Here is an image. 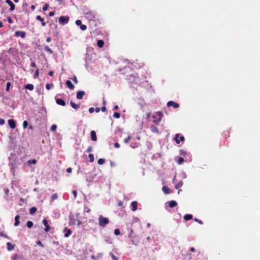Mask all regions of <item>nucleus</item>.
Instances as JSON below:
<instances>
[{"mask_svg":"<svg viewBox=\"0 0 260 260\" xmlns=\"http://www.w3.org/2000/svg\"><path fill=\"white\" fill-rule=\"evenodd\" d=\"M163 115V113L160 111H158L156 112L152 116V118H153L152 122L153 123H156V124H159V123L161 120Z\"/></svg>","mask_w":260,"mask_h":260,"instance_id":"obj_1","label":"nucleus"},{"mask_svg":"<svg viewBox=\"0 0 260 260\" xmlns=\"http://www.w3.org/2000/svg\"><path fill=\"white\" fill-rule=\"evenodd\" d=\"M109 223V219L107 217H104L102 215L99 217V225L100 226L104 228Z\"/></svg>","mask_w":260,"mask_h":260,"instance_id":"obj_2","label":"nucleus"},{"mask_svg":"<svg viewBox=\"0 0 260 260\" xmlns=\"http://www.w3.org/2000/svg\"><path fill=\"white\" fill-rule=\"evenodd\" d=\"M69 21V17L68 16H61L58 19V22L61 25L67 24Z\"/></svg>","mask_w":260,"mask_h":260,"instance_id":"obj_3","label":"nucleus"},{"mask_svg":"<svg viewBox=\"0 0 260 260\" xmlns=\"http://www.w3.org/2000/svg\"><path fill=\"white\" fill-rule=\"evenodd\" d=\"M85 16L89 21H95L96 18L95 14L91 12L86 13Z\"/></svg>","mask_w":260,"mask_h":260,"instance_id":"obj_4","label":"nucleus"},{"mask_svg":"<svg viewBox=\"0 0 260 260\" xmlns=\"http://www.w3.org/2000/svg\"><path fill=\"white\" fill-rule=\"evenodd\" d=\"M174 140L177 144H179L181 142H184L185 141V138L183 136H180L179 134H176L174 138Z\"/></svg>","mask_w":260,"mask_h":260,"instance_id":"obj_5","label":"nucleus"},{"mask_svg":"<svg viewBox=\"0 0 260 260\" xmlns=\"http://www.w3.org/2000/svg\"><path fill=\"white\" fill-rule=\"evenodd\" d=\"M167 106L169 107H173L175 109H177L179 107V105L178 103L172 101H169L167 103Z\"/></svg>","mask_w":260,"mask_h":260,"instance_id":"obj_6","label":"nucleus"},{"mask_svg":"<svg viewBox=\"0 0 260 260\" xmlns=\"http://www.w3.org/2000/svg\"><path fill=\"white\" fill-rule=\"evenodd\" d=\"M75 23L77 25L80 26V29L82 30H85L87 29L86 25L82 24V22L80 20H77L75 22Z\"/></svg>","mask_w":260,"mask_h":260,"instance_id":"obj_7","label":"nucleus"},{"mask_svg":"<svg viewBox=\"0 0 260 260\" xmlns=\"http://www.w3.org/2000/svg\"><path fill=\"white\" fill-rule=\"evenodd\" d=\"M14 36L16 37H20L22 38H24L26 37V32L25 31H16Z\"/></svg>","mask_w":260,"mask_h":260,"instance_id":"obj_8","label":"nucleus"},{"mask_svg":"<svg viewBox=\"0 0 260 260\" xmlns=\"http://www.w3.org/2000/svg\"><path fill=\"white\" fill-rule=\"evenodd\" d=\"M43 223L45 226V231L46 232H49L50 230V227L48 224V221L46 219H44L43 220Z\"/></svg>","mask_w":260,"mask_h":260,"instance_id":"obj_9","label":"nucleus"},{"mask_svg":"<svg viewBox=\"0 0 260 260\" xmlns=\"http://www.w3.org/2000/svg\"><path fill=\"white\" fill-rule=\"evenodd\" d=\"M85 94V92L84 91H79L77 92L76 98L78 100H81L83 99V96Z\"/></svg>","mask_w":260,"mask_h":260,"instance_id":"obj_10","label":"nucleus"},{"mask_svg":"<svg viewBox=\"0 0 260 260\" xmlns=\"http://www.w3.org/2000/svg\"><path fill=\"white\" fill-rule=\"evenodd\" d=\"M8 124L10 128L14 129L16 127V122L13 119H9L8 121Z\"/></svg>","mask_w":260,"mask_h":260,"instance_id":"obj_11","label":"nucleus"},{"mask_svg":"<svg viewBox=\"0 0 260 260\" xmlns=\"http://www.w3.org/2000/svg\"><path fill=\"white\" fill-rule=\"evenodd\" d=\"M6 3L7 4H8L10 6V10L11 11H12L14 10L15 8V5L13 4V3L11 1H10V0H6Z\"/></svg>","mask_w":260,"mask_h":260,"instance_id":"obj_12","label":"nucleus"},{"mask_svg":"<svg viewBox=\"0 0 260 260\" xmlns=\"http://www.w3.org/2000/svg\"><path fill=\"white\" fill-rule=\"evenodd\" d=\"M56 103L57 105H61L62 106H66V102L61 99H56Z\"/></svg>","mask_w":260,"mask_h":260,"instance_id":"obj_13","label":"nucleus"},{"mask_svg":"<svg viewBox=\"0 0 260 260\" xmlns=\"http://www.w3.org/2000/svg\"><path fill=\"white\" fill-rule=\"evenodd\" d=\"M91 139L93 141L97 140L96 134L94 131H91L90 132Z\"/></svg>","mask_w":260,"mask_h":260,"instance_id":"obj_14","label":"nucleus"},{"mask_svg":"<svg viewBox=\"0 0 260 260\" xmlns=\"http://www.w3.org/2000/svg\"><path fill=\"white\" fill-rule=\"evenodd\" d=\"M36 19L38 21H40L41 22V24L42 26H45L46 25V22L44 21V19L42 18L40 16L38 15L36 16Z\"/></svg>","mask_w":260,"mask_h":260,"instance_id":"obj_15","label":"nucleus"},{"mask_svg":"<svg viewBox=\"0 0 260 260\" xmlns=\"http://www.w3.org/2000/svg\"><path fill=\"white\" fill-rule=\"evenodd\" d=\"M64 237H68L70 236L72 234V231L71 230L68 229L67 228H66L64 229Z\"/></svg>","mask_w":260,"mask_h":260,"instance_id":"obj_16","label":"nucleus"},{"mask_svg":"<svg viewBox=\"0 0 260 260\" xmlns=\"http://www.w3.org/2000/svg\"><path fill=\"white\" fill-rule=\"evenodd\" d=\"M66 85L70 89H74L75 88V86L72 84L70 80H67L66 81Z\"/></svg>","mask_w":260,"mask_h":260,"instance_id":"obj_17","label":"nucleus"},{"mask_svg":"<svg viewBox=\"0 0 260 260\" xmlns=\"http://www.w3.org/2000/svg\"><path fill=\"white\" fill-rule=\"evenodd\" d=\"M138 203L136 201H133L131 203V206L132 207V210L135 211L137 209Z\"/></svg>","mask_w":260,"mask_h":260,"instance_id":"obj_18","label":"nucleus"},{"mask_svg":"<svg viewBox=\"0 0 260 260\" xmlns=\"http://www.w3.org/2000/svg\"><path fill=\"white\" fill-rule=\"evenodd\" d=\"M177 205V203L175 201H171L169 202V206L173 208Z\"/></svg>","mask_w":260,"mask_h":260,"instance_id":"obj_19","label":"nucleus"},{"mask_svg":"<svg viewBox=\"0 0 260 260\" xmlns=\"http://www.w3.org/2000/svg\"><path fill=\"white\" fill-rule=\"evenodd\" d=\"M162 190L165 194H169L170 193V188L166 186H164L162 188Z\"/></svg>","mask_w":260,"mask_h":260,"instance_id":"obj_20","label":"nucleus"},{"mask_svg":"<svg viewBox=\"0 0 260 260\" xmlns=\"http://www.w3.org/2000/svg\"><path fill=\"white\" fill-rule=\"evenodd\" d=\"M70 105H71V107L75 109H78L80 108L79 104H76L73 101L70 102Z\"/></svg>","mask_w":260,"mask_h":260,"instance_id":"obj_21","label":"nucleus"},{"mask_svg":"<svg viewBox=\"0 0 260 260\" xmlns=\"http://www.w3.org/2000/svg\"><path fill=\"white\" fill-rule=\"evenodd\" d=\"M7 249L9 251H11V250H13L14 248V247H15V246L14 245H13L10 242H8L7 243Z\"/></svg>","mask_w":260,"mask_h":260,"instance_id":"obj_22","label":"nucleus"},{"mask_svg":"<svg viewBox=\"0 0 260 260\" xmlns=\"http://www.w3.org/2000/svg\"><path fill=\"white\" fill-rule=\"evenodd\" d=\"M24 88L32 91L34 90V86L31 84H27L24 86Z\"/></svg>","mask_w":260,"mask_h":260,"instance_id":"obj_23","label":"nucleus"},{"mask_svg":"<svg viewBox=\"0 0 260 260\" xmlns=\"http://www.w3.org/2000/svg\"><path fill=\"white\" fill-rule=\"evenodd\" d=\"M150 128L151 132L154 133H157L158 132V128L154 125H150Z\"/></svg>","mask_w":260,"mask_h":260,"instance_id":"obj_24","label":"nucleus"},{"mask_svg":"<svg viewBox=\"0 0 260 260\" xmlns=\"http://www.w3.org/2000/svg\"><path fill=\"white\" fill-rule=\"evenodd\" d=\"M19 218L20 217L19 215H17L15 217V222H14V226H16L19 224Z\"/></svg>","mask_w":260,"mask_h":260,"instance_id":"obj_25","label":"nucleus"},{"mask_svg":"<svg viewBox=\"0 0 260 260\" xmlns=\"http://www.w3.org/2000/svg\"><path fill=\"white\" fill-rule=\"evenodd\" d=\"M104 42L102 40H99L97 42V45L99 48H102L104 46Z\"/></svg>","mask_w":260,"mask_h":260,"instance_id":"obj_26","label":"nucleus"},{"mask_svg":"<svg viewBox=\"0 0 260 260\" xmlns=\"http://www.w3.org/2000/svg\"><path fill=\"white\" fill-rule=\"evenodd\" d=\"M37 211V209L35 207H32L29 209V213L31 215L34 214Z\"/></svg>","mask_w":260,"mask_h":260,"instance_id":"obj_27","label":"nucleus"},{"mask_svg":"<svg viewBox=\"0 0 260 260\" xmlns=\"http://www.w3.org/2000/svg\"><path fill=\"white\" fill-rule=\"evenodd\" d=\"M192 218V215L191 214H186L184 216V219L187 221Z\"/></svg>","mask_w":260,"mask_h":260,"instance_id":"obj_28","label":"nucleus"},{"mask_svg":"<svg viewBox=\"0 0 260 260\" xmlns=\"http://www.w3.org/2000/svg\"><path fill=\"white\" fill-rule=\"evenodd\" d=\"M44 49L45 51H46L47 52L50 54L52 53L53 52L52 50L49 47V46L47 45L44 47Z\"/></svg>","mask_w":260,"mask_h":260,"instance_id":"obj_29","label":"nucleus"},{"mask_svg":"<svg viewBox=\"0 0 260 260\" xmlns=\"http://www.w3.org/2000/svg\"><path fill=\"white\" fill-rule=\"evenodd\" d=\"M139 146V143L132 142L131 144V147H132L133 148H137Z\"/></svg>","mask_w":260,"mask_h":260,"instance_id":"obj_30","label":"nucleus"},{"mask_svg":"<svg viewBox=\"0 0 260 260\" xmlns=\"http://www.w3.org/2000/svg\"><path fill=\"white\" fill-rule=\"evenodd\" d=\"M84 212L89 213V212H90V209L87 206L84 205Z\"/></svg>","mask_w":260,"mask_h":260,"instance_id":"obj_31","label":"nucleus"},{"mask_svg":"<svg viewBox=\"0 0 260 260\" xmlns=\"http://www.w3.org/2000/svg\"><path fill=\"white\" fill-rule=\"evenodd\" d=\"M182 185H183V182L182 181H180L177 184H176L175 188L176 189H178L179 187H181Z\"/></svg>","mask_w":260,"mask_h":260,"instance_id":"obj_32","label":"nucleus"},{"mask_svg":"<svg viewBox=\"0 0 260 260\" xmlns=\"http://www.w3.org/2000/svg\"><path fill=\"white\" fill-rule=\"evenodd\" d=\"M26 225L28 228H30L33 225V222L31 221H28L26 222Z\"/></svg>","mask_w":260,"mask_h":260,"instance_id":"obj_33","label":"nucleus"},{"mask_svg":"<svg viewBox=\"0 0 260 260\" xmlns=\"http://www.w3.org/2000/svg\"><path fill=\"white\" fill-rule=\"evenodd\" d=\"M88 157L89 158V159H90V161L91 162H92L94 161V155L93 154H89V155H88Z\"/></svg>","mask_w":260,"mask_h":260,"instance_id":"obj_34","label":"nucleus"},{"mask_svg":"<svg viewBox=\"0 0 260 260\" xmlns=\"http://www.w3.org/2000/svg\"><path fill=\"white\" fill-rule=\"evenodd\" d=\"M113 117L116 118H119L120 117V114L118 112H115L113 114Z\"/></svg>","mask_w":260,"mask_h":260,"instance_id":"obj_35","label":"nucleus"},{"mask_svg":"<svg viewBox=\"0 0 260 260\" xmlns=\"http://www.w3.org/2000/svg\"><path fill=\"white\" fill-rule=\"evenodd\" d=\"M104 162H105V159H103V158H100L98 160V164H99L100 165L104 164Z\"/></svg>","mask_w":260,"mask_h":260,"instance_id":"obj_36","label":"nucleus"},{"mask_svg":"<svg viewBox=\"0 0 260 260\" xmlns=\"http://www.w3.org/2000/svg\"><path fill=\"white\" fill-rule=\"evenodd\" d=\"M57 128V126L55 125V124H53L51 126V128H50V130L52 132H54L56 131Z\"/></svg>","mask_w":260,"mask_h":260,"instance_id":"obj_37","label":"nucleus"},{"mask_svg":"<svg viewBox=\"0 0 260 260\" xmlns=\"http://www.w3.org/2000/svg\"><path fill=\"white\" fill-rule=\"evenodd\" d=\"M183 161H184V159H183V158H182V157H179V159H178V160L177 162H178V164L179 165H181V164H182L183 162Z\"/></svg>","mask_w":260,"mask_h":260,"instance_id":"obj_38","label":"nucleus"},{"mask_svg":"<svg viewBox=\"0 0 260 260\" xmlns=\"http://www.w3.org/2000/svg\"><path fill=\"white\" fill-rule=\"evenodd\" d=\"M52 86H53V84H52L47 83L46 85V89L47 90H50Z\"/></svg>","mask_w":260,"mask_h":260,"instance_id":"obj_39","label":"nucleus"},{"mask_svg":"<svg viewBox=\"0 0 260 260\" xmlns=\"http://www.w3.org/2000/svg\"><path fill=\"white\" fill-rule=\"evenodd\" d=\"M131 136H128L126 138H125L124 140L125 143L127 144L128 143L129 141L131 140Z\"/></svg>","mask_w":260,"mask_h":260,"instance_id":"obj_40","label":"nucleus"},{"mask_svg":"<svg viewBox=\"0 0 260 260\" xmlns=\"http://www.w3.org/2000/svg\"><path fill=\"white\" fill-rule=\"evenodd\" d=\"M28 126V122L26 120H25L23 122V128H26Z\"/></svg>","mask_w":260,"mask_h":260,"instance_id":"obj_41","label":"nucleus"},{"mask_svg":"<svg viewBox=\"0 0 260 260\" xmlns=\"http://www.w3.org/2000/svg\"><path fill=\"white\" fill-rule=\"evenodd\" d=\"M11 86V83L10 82H7V87H6V90H7V91H9V89H10V87Z\"/></svg>","mask_w":260,"mask_h":260,"instance_id":"obj_42","label":"nucleus"},{"mask_svg":"<svg viewBox=\"0 0 260 260\" xmlns=\"http://www.w3.org/2000/svg\"><path fill=\"white\" fill-rule=\"evenodd\" d=\"M114 234L116 235H119L120 234V230L118 229H116L114 230Z\"/></svg>","mask_w":260,"mask_h":260,"instance_id":"obj_43","label":"nucleus"},{"mask_svg":"<svg viewBox=\"0 0 260 260\" xmlns=\"http://www.w3.org/2000/svg\"><path fill=\"white\" fill-rule=\"evenodd\" d=\"M106 242L110 244H111L112 243L111 239L109 237L106 238Z\"/></svg>","mask_w":260,"mask_h":260,"instance_id":"obj_44","label":"nucleus"},{"mask_svg":"<svg viewBox=\"0 0 260 260\" xmlns=\"http://www.w3.org/2000/svg\"><path fill=\"white\" fill-rule=\"evenodd\" d=\"M28 163L29 164H36L37 163V161L36 159H32V160H30L28 161Z\"/></svg>","mask_w":260,"mask_h":260,"instance_id":"obj_45","label":"nucleus"},{"mask_svg":"<svg viewBox=\"0 0 260 260\" xmlns=\"http://www.w3.org/2000/svg\"><path fill=\"white\" fill-rule=\"evenodd\" d=\"M93 149H92V146H89L87 149V152H90L92 151Z\"/></svg>","mask_w":260,"mask_h":260,"instance_id":"obj_46","label":"nucleus"},{"mask_svg":"<svg viewBox=\"0 0 260 260\" xmlns=\"http://www.w3.org/2000/svg\"><path fill=\"white\" fill-rule=\"evenodd\" d=\"M72 193L74 195V198L76 199L77 198V193L76 190H73Z\"/></svg>","mask_w":260,"mask_h":260,"instance_id":"obj_47","label":"nucleus"},{"mask_svg":"<svg viewBox=\"0 0 260 260\" xmlns=\"http://www.w3.org/2000/svg\"><path fill=\"white\" fill-rule=\"evenodd\" d=\"M5 121L4 119L0 118V125H3L5 124Z\"/></svg>","mask_w":260,"mask_h":260,"instance_id":"obj_48","label":"nucleus"},{"mask_svg":"<svg viewBox=\"0 0 260 260\" xmlns=\"http://www.w3.org/2000/svg\"><path fill=\"white\" fill-rule=\"evenodd\" d=\"M73 81H74V82L75 83V84H77L78 83V80H77V78L76 76H74V78H73Z\"/></svg>","mask_w":260,"mask_h":260,"instance_id":"obj_49","label":"nucleus"},{"mask_svg":"<svg viewBox=\"0 0 260 260\" xmlns=\"http://www.w3.org/2000/svg\"><path fill=\"white\" fill-rule=\"evenodd\" d=\"M194 220H195L196 222H198L199 223H200V224H203V222H202L201 220H200V219H198V218H195V219H194Z\"/></svg>","mask_w":260,"mask_h":260,"instance_id":"obj_50","label":"nucleus"},{"mask_svg":"<svg viewBox=\"0 0 260 260\" xmlns=\"http://www.w3.org/2000/svg\"><path fill=\"white\" fill-rule=\"evenodd\" d=\"M7 19H8V21L9 23L11 24L13 22L12 18L10 17H8Z\"/></svg>","mask_w":260,"mask_h":260,"instance_id":"obj_51","label":"nucleus"},{"mask_svg":"<svg viewBox=\"0 0 260 260\" xmlns=\"http://www.w3.org/2000/svg\"><path fill=\"white\" fill-rule=\"evenodd\" d=\"M37 244L40 246L41 247H43L44 246L43 245V244L42 243V242L40 241H37Z\"/></svg>","mask_w":260,"mask_h":260,"instance_id":"obj_52","label":"nucleus"},{"mask_svg":"<svg viewBox=\"0 0 260 260\" xmlns=\"http://www.w3.org/2000/svg\"><path fill=\"white\" fill-rule=\"evenodd\" d=\"M39 70H37L35 73V78H37L39 76Z\"/></svg>","mask_w":260,"mask_h":260,"instance_id":"obj_53","label":"nucleus"},{"mask_svg":"<svg viewBox=\"0 0 260 260\" xmlns=\"http://www.w3.org/2000/svg\"><path fill=\"white\" fill-rule=\"evenodd\" d=\"M223 133L226 137H230V133L229 132H224ZM225 139H226V138H225Z\"/></svg>","mask_w":260,"mask_h":260,"instance_id":"obj_54","label":"nucleus"},{"mask_svg":"<svg viewBox=\"0 0 260 260\" xmlns=\"http://www.w3.org/2000/svg\"><path fill=\"white\" fill-rule=\"evenodd\" d=\"M94 109L92 107H91L89 109V112L92 113L94 112Z\"/></svg>","mask_w":260,"mask_h":260,"instance_id":"obj_55","label":"nucleus"},{"mask_svg":"<svg viewBox=\"0 0 260 260\" xmlns=\"http://www.w3.org/2000/svg\"><path fill=\"white\" fill-rule=\"evenodd\" d=\"M180 152L181 154L182 155H185L186 154V152L185 151V150H183V149H181L180 150Z\"/></svg>","mask_w":260,"mask_h":260,"instance_id":"obj_56","label":"nucleus"},{"mask_svg":"<svg viewBox=\"0 0 260 260\" xmlns=\"http://www.w3.org/2000/svg\"><path fill=\"white\" fill-rule=\"evenodd\" d=\"M57 198V194H54L52 196V200H55Z\"/></svg>","mask_w":260,"mask_h":260,"instance_id":"obj_57","label":"nucleus"},{"mask_svg":"<svg viewBox=\"0 0 260 260\" xmlns=\"http://www.w3.org/2000/svg\"><path fill=\"white\" fill-rule=\"evenodd\" d=\"M30 66L32 68H36V63L34 62V61H32L31 64H30Z\"/></svg>","mask_w":260,"mask_h":260,"instance_id":"obj_58","label":"nucleus"},{"mask_svg":"<svg viewBox=\"0 0 260 260\" xmlns=\"http://www.w3.org/2000/svg\"><path fill=\"white\" fill-rule=\"evenodd\" d=\"M48 5L47 4L45 6H44L43 8V10L44 11H46L47 9H48Z\"/></svg>","mask_w":260,"mask_h":260,"instance_id":"obj_59","label":"nucleus"},{"mask_svg":"<svg viewBox=\"0 0 260 260\" xmlns=\"http://www.w3.org/2000/svg\"><path fill=\"white\" fill-rule=\"evenodd\" d=\"M72 171V168H68V169H67V173H71Z\"/></svg>","mask_w":260,"mask_h":260,"instance_id":"obj_60","label":"nucleus"},{"mask_svg":"<svg viewBox=\"0 0 260 260\" xmlns=\"http://www.w3.org/2000/svg\"><path fill=\"white\" fill-rule=\"evenodd\" d=\"M114 146H115V148H119L120 147V145L118 143H115L114 144Z\"/></svg>","mask_w":260,"mask_h":260,"instance_id":"obj_61","label":"nucleus"},{"mask_svg":"<svg viewBox=\"0 0 260 260\" xmlns=\"http://www.w3.org/2000/svg\"><path fill=\"white\" fill-rule=\"evenodd\" d=\"M101 110L102 112H105L106 111V108L105 106H103L101 108Z\"/></svg>","mask_w":260,"mask_h":260,"instance_id":"obj_62","label":"nucleus"},{"mask_svg":"<svg viewBox=\"0 0 260 260\" xmlns=\"http://www.w3.org/2000/svg\"><path fill=\"white\" fill-rule=\"evenodd\" d=\"M54 15V12L53 11H51L49 13V16H53Z\"/></svg>","mask_w":260,"mask_h":260,"instance_id":"obj_63","label":"nucleus"},{"mask_svg":"<svg viewBox=\"0 0 260 260\" xmlns=\"http://www.w3.org/2000/svg\"><path fill=\"white\" fill-rule=\"evenodd\" d=\"M54 74V73L53 71H51L50 72H49L48 73V75L50 76H52Z\"/></svg>","mask_w":260,"mask_h":260,"instance_id":"obj_64","label":"nucleus"}]
</instances>
